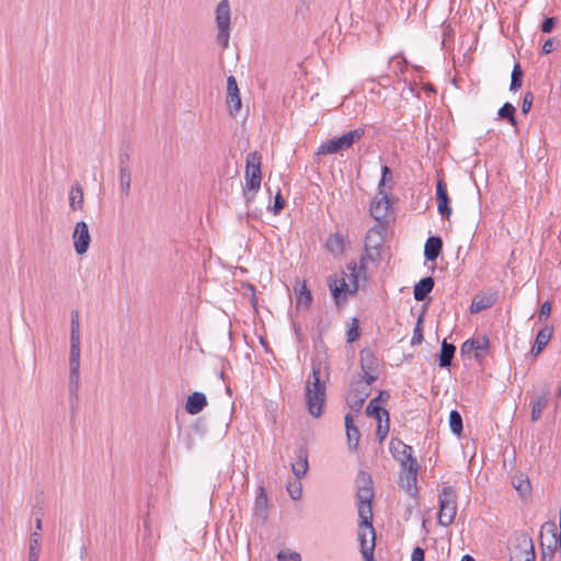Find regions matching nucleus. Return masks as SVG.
I'll use <instances>...</instances> for the list:
<instances>
[{
    "label": "nucleus",
    "instance_id": "obj_10",
    "mask_svg": "<svg viewBox=\"0 0 561 561\" xmlns=\"http://www.w3.org/2000/svg\"><path fill=\"white\" fill-rule=\"evenodd\" d=\"M359 365L363 373L362 380H364L366 386L373 385L379 377V364L370 348H363L360 351Z\"/></svg>",
    "mask_w": 561,
    "mask_h": 561
},
{
    "label": "nucleus",
    "instance_id": "obj_21",
    "mask_svg": "<svg viewBox=\"0 0 561 561\" xmlns=\"http://www.w3.org/2000/svg\"><path fill=\"white\" fill-rule=\"evenodd\" d=\"M434 279L432 277H424L419 283L415 284L413 296L416 301H423L427 298L430 293L434 288Z\"/></svg>",
    "mask_w": 561,
    "mask_h": 561
},
{
    "label": "nucleus",
    "instance_id": "obj_64",
    "mask_svg": "<svg viewBox=\"0 0 561 561\" xmlns=\"http://www.w3.org/2000/svg\"><path fill=\"white\" fill-rule=\"evenodd\" d=\"M557 396L561 398V381L557 389Z\"/></svg>",
    "mask_w": 561,
    "mask_h": 561
},
{
    "label": "nucleus",
    "instance_id": "obj_28",
    "mask_svg": "<svg viewBox=\"0 0 561 561\" xmlns=\"http://www.w3.org/2000/svg\"><path fill=\"white\" fill-rule=\"evenodd\" d=\"M80 385V371H69V394L71 407L78 402V391Z\"/></svg>",
    "mask_w": 561,
    "mask_h": 561
},
{
    "label": "nucleus",
    "instance_id": "obj_39",
    "mask_svg": "<svg viewBox=\"0 0 561 561\" xmlns=\"http://www.w3.org/2000/svg\"><path fill=\"white\" fill-rule=\"evenodd\" d=\"M70 340L80 341V316L78 310L71 312Z\"/></svg>",
    "mask_w": 561,
    "mask_h": 561
},
{
    "label": "nucleus",
    "instance_id": "obj_2",
    "mask_svg": "<svg viewBox=\"0 0 561 561\" xmlns=\"http://www.w3.org/2000/svg\"><path fill=\"white\" fill-rule=\"evenodd\" d=\"M389 451L400 465V485L408 492L416 490L419 463L413 456V448L401 439L392 437L389 443Z\"/></svg>",
    "mask_w": 561,
    "mask_h": 561
},
{
    "label": "nucleus",
    "instance_id": "obj_58",
    "mask_svg": "<svg viewBox=\"0 0 561 561\" xmlns=\"http://www.w3.org/2000/svg\"><path fill=\"white\" fill-rule=\"evenodd\" d=\"M69 371H80V360L69 359Z\"/></svg>",
    "mask_w": 561,
    "mask_h": 561
},
{
    "label": "nucleus",
    "instance_id": "obj_55",
    "mask_svg": "<svg viewBox=\"0 0 561 561\" xmlns=\"http://www.w3.org/2000/svg\"><path fill=\"white\" fill-rule=\"evenodd\" d=\"M554 49V38H548L542 45V54H550Z\"/></svg>",
    "mask_w": 561,
    "mask_h": 561
},
{
    "label": "nucleus",
    "instance_id": "obj_26",
    "mask_svg": "<svg viewBox=\"0 0 561 561\" xmlns=\"http://www.w3.org/2000/svg\"><path fill=\"white\" fill-rule=\"evenodd\" d=\"M42 548V535L33 531L30 536L27 561H38Z\"/></svg>",
    "mask_w": 561,
    "mask_h": 561
},
{
    "label": "nucleus",
    "instance_id": "obj_17",
    "mask_svg": "<svg viewBox=\"0 0 561 561\" xmlns=\"http://www.w3.org/2000/svg\"><path fill=\"white\" fill-rule=\"evenodd\" d=\"M308 456V449L305 446L297 449L295 461L291 463L293 473L297 479L304 478L309 469Z\"/></svg>",
    "mask_w": 561,
    "mask_h": 561
},
{
    "label": "nucleus",
    "instance_id": "obj_42",
    "mask_svg": "<svg viewBox=\"0 0 561 561\" xmlns=\"http://www.w3.org/2000/svg\"><path fill=\"white\" fill-rule=\"evenodd\" d=\"M423 342V319L419 318L415 328L413 330V336L411 339V345H420Z\"/></svg>",
    "mask_w": 561,
    "mask_h": 561
},
{
    "label": "nucleus",
    "instance_id": "obj_52",
    "mask_svg": "<svg viewBox=\"0 0 561 561\" xmlns=\"http://www.w3.org/2000/svg\"><path fill=\"white\" fill-rule=\"evenodd\" d=\"M550 313H551V305H550V302L546 301L540 307L538 320L539 321L546 320L550 316Z\"/></svg>",
    "mask_w": 561,
    "mask_h": 561
},
{
    "label": "nucleus",
    "instance_id": "obj_51",
    "mask_svg": "<svg viewBox=\"0 0 561 561\" xmlns=\"http://www.w3.org/2000/svg\"><path fill=\"white\" fill-rule=\"evenodd\" d=\"M556 23V18H547L542 21L540 28L543 33H550L554 28Z\"/></svg>",
    "mask_w": 561,
    "mask_h": 561
},
{
    "label": "nucleus",
    "instance_id": "obj_19",
    "mask_svg": "<svg viewBox=\"0 0 561 561\" xmlns=\"http://www.w3.org/2000/svg\"><path fill=\"white\" fill-rule=\"evenodd\" d=\"M443 249V240L440 237H430L424 245V256L426 261L434 262L440 254Z\"/></svg>",
    "mask_w": 561,
    "mask_h": 561
},
{
    "label": "nucleus",
    "instance_id": "obj_35",
    "mask_svg": "<svg viewBox=\"0 0 561 561\" xmlns=\"http://www.w3.org/2000/svg\"><path fill=\"white\" fill-rule=\"evenodd\" d=\"M449 427L457 436H460L463 431L462 417L457 410H453L449 413Z\"/></svg>",
    "mask_w": 561,
    "mask_h": 561
},
{
    "label": "nucleus",
    "instance_id": "obj_33",
    "mask_svg": "<svg viewBox=\"0 0 561 561\" xmlns=\"http://www.w3.org/2000/svg\"><path fill=\"white\" fill-rule=\"evenodd\" d=\"M131 171L130 168L119 169V186L124 195L128 196L130 192Z\"/></svg>",
    "mask_w": 561,
    "mask_h": 561
},
{
    "label": "nucleus",
    "instance_id": "obj_23",
    "mask_svg": "<svg viewBox=\"0 0 561 561\" xmlns=\"http://www.w3.org/2000/svg\"><path fill=\"white\" fill-rule=\"evenodd\" d=\"M268 508V499L263 486L257 488L256 497L254 502V513L262 519H266Z\"/></svg>",
    "mask_w": 561,
    "mask_h": 561
},
{
    "label": "nucleus",
    "instance_id": "obj_12",
    "mask_svg": "<svg viewBox=\"0 0 561 561\" xmlns=\"http://www.w3.org/2000/svg\"><path fill=\"white\" fill-rule=\"evenodd\" d=\"M72 240L73 248L77 254L82 255L88 251L91 242V236L89 232V227L85 221H79L76 224L72 233Z\"/></svg>",
    "mask_w": 561,
    "mask_h": 561
},
{
    "label": "nucleus",
    "instance_id": "obj_24",
    "mask_svg": "<svg viewBox=\"0 0 561 561\" xmlns=\"http://www.w3.org/2000/svg\"><path fill=\"white\" fill-rule=\"evenodd\" d=\"M346 237L341 232L331 234L325 243L327 250L333 255H341L344 252Z\"/></svg>",
    "mask_w": 561,
    "mask_h": 561
},
{
    "label": "nucleus",
    "instance_id": "obj_7",
    "mask_svg": "<svg viewBox=\"0 0 561 561\" xmlns=\"http://www.w3.org/2000/svg\"><path fill=\"white\" fill-rule=\"evenodd\" d=\"M364 135V128H356L345 133L341 137L328 139L320 146L319 153L335 154L348 150L354 145V142L359 140Z\"/></svg>",
    "mask_w": 561,
    "mask_h": 561
},
{
    "label": "nucleus",
    "instance_id": "obj_11",
    "mask_svg": "<svg viewBox=\"0 0 561 561\" xmlns=\"http://www.w3.org/2000/svg\"><path fill=\"white\" fill-rule=\"evenodd\" d=\"M383 222H376L366 233L365 252H367L370 261H375L379 256V250L383 243Z\"/></svg>",
    "mask_w": 561,
    "mask_h": 561
},
{
    "label": "nucleus",
    "instance_id": "obj_16",
    "mask_svg": "<svg viewBox=\"0 0 561 561\" xmlns=\"http://www.w3.org/2000/svg\"><path fill=\"white\" fill-rule=\"evenodd\" d=\"M362 380L354 381L352 387V391L346 397V401L348 407L352 410L359 411L366 400V398L369 396V386H365L362 390L358 389L360 386Z\"/></svg>",
    "mask_w": 561,
    "mask_h": 561
},
{
    "label": "nucleus",
    "instance_id": "obj_3",
    "mask_svg": "<svg viewBox=\"0 0 561 561\" xmlns=\"http://www.w3.org/2000/svg\"><path fill=\"white\" fill-rule=\"evenodd\" d=\"M370 257L365 252L359 260V264L356 262H350L347 264L348 275L344 274L342 277L336 275L329 277L328 285L330 291L339 306L346 299V295H353L358 290V277L360 274L365 275L367 270V261Z\"/></svg>",
    "mask_w": 561,
    "mask_h": 561
},
{
    "label": "nucleus",
    "instance_id": "obj_32",
    "mask_svg": "<svg viewBox=\"0 0 561 561\" xmlns=\"http://www.w3.org/2000/svg\"><path fill=\"white\" fill-rule=\"evenodd\" d=\"M523 76H524V72L522 70V67L518 62H516L514 65V68L512 70V75H511L510 90L512 92H516L522 87Z\"/></svg>",
    "mask_w": 561,
    "mask_h": 561
},
{
    "label": "nucleus",
    "instance_id": "obj_61",
    "mask_svg": "<svg viewBox=\"0 0 561 561\" xmlns=\"http://www.w3.org/2000/svg\"><path fill=\"white\" fill-rule=\"evenodd\" d=\"M542 351H543V348H538V345L534 344L530 353L533 356H538Z\"/></svg>",
    "mask_w": 561,
    "mask_h": 561
},
{
    "label": "nucleus",
    "instance_id": "obj_13",
    "mask_svg": "<svg viewBox=\"0 0 561 561\" xmlns=\"http://www.w3.org/2000/svg\"><path fill=\"white\" fill-rule=\"evenodd\" d=\"M389 207L388 194L382 188L378 190L376 197L370 204V215L377 222H382L388 216Z\"/></svg>",
    "mask_w": 561,
    "mask_h": 561
},
{
    "label": "nucleus",
    "instance_id": "obj_45",
    "mask_svg": "<svg viewBox=\"0 0 561 561\" xmlns=\"http://www.w3.org/2000/svg\"><path fill=\"white\" fill-rule=\"evenodd\" d=\"M513 485L522 495L529 494V492H530V483L528 480H523L522 478L520 479L515 478L513 480Z\"/></svg>",
    "mask_w": 561,
    "mask_h": 561
},
{
    "label": "nucleus",
    "instance_id": "obj_20",
    "mask_svg": "<svg viewBox=\"0 0 561 561\" xmlns=\"http://www.w3.org/2000/svg\"><path fill=\"white\" fill-rule=\"evenodd\" d=\"M207 405V398L202 392H193L191 396H188L185 410L188 414L195 415L198 414L204 410V408Z\"/></svg>",
    "mask_w": 561,
    "mask_h": 561
},
{
    "label": "nucleus",
    "instance_id": "obj_25",
    "mask_svg": "<svg viewBox=\"0 0 561 561\" xmlns=\"http://www.w3.org/2000/svg\"><path fill=\"white\" fill-rule=\"evenodd\" d=\"M83 190L79 183H75L69 192V206L72 210H81L83 208Z\"/></svg>",
    "mask_w": 561,
    "mask_h": 561
},
{
    "label": "nucleus",
    "instance_id": "obj_43",
    "mask_svg": "<svg viewBox=\"0 0 561 561\" xmlns=\"http://www.w3.org/2000/svg\"><path fill=\"white\" fill-rule=\"evenodd\" d=\"M276 559L277 561H301V556L296 551L280 550Z\"/></svg>",
    "mask_w": 561,
    "mask_h": 561
},
{
    "label": "nucleus",
    "instance_id": "obj_1",
    "mask_svg": "<svg viewBox=\"0 0 561 561\" xmlns=\"http://www.w3.org/2000/svg\"><path fill=\"white\" fill-rule=\"evenodd\" d=\"M374 496L373 480L366 472H359L357 478L356 505L358 517V540L365 561H373L376 534L373 527L371 500Z\"/></svg>",
    "mask_w": 561,
    "mask_h": 561
},
{
    "label": "nucleus",
    "instance_id": "obj_46",
    "mask_svg": "<svg viewBox=\"0 0 561 561\" xmlns=\"http://www.w3.org/2000/svg\"><path fill=\"white\" fill-rule=\"evenodd\" d=\"M285 207V199L278 191L274 198V204L271 208L274 215H278Z\"/></svg>",
    "mask_w": 561,
    "mask_h": 561
},
{
    "label": "nucleus",
    "instance_id": "obj_44",
    "mask_svg": "<svg viewBox=\"0 0 561 561\" xmlns=\"http://www.w3.org/2000/svg\"><path fill=\"white\" fill-rule=\"evenodd\" d=\"M359 324L357 319H353L352 325L347 330V342L353 343L359 337Z\"/></svg>",
    "mask_w": 561,
    "mask_h": 561
},
{
    "label": "nucleus",
    "instance_id": "obj_60",
    "mask_svg": "<svg viewBox=\"0 0 561 561\" xmlns=\"http://www.w3.org/2000/svg\"><path fill=\"white\" fill-rule=\"evenodd\" d=\"M344 421H345V428L347 430L348 426L350 427H355L354 423H353V416L351 413H347L344 417Z\"/></svg>",
    "mask_w": 561,
    "mask_h": 561
},
{
    "label": "nucleus",
    "instance_id": "obj_56",
    "mask_svg": "<svg viewBox=\"0 0 561 561\" xmlns=\"http://www.w3.org/2000/svg\"><path fill=\"white\" fill-rule=\"evenodd\" d=\"M118 163H119V169L130 168L129 167V154L127 152L121 153L118 157Z\"/></svg>",
    "mask_w": 561,
    "mask_h": 561
},
{
    "label": "nucleus",
    "instance_id": "obj_27",
    "mask_svg": "<svg viewBox=\"0 0 561 561\" xmlns=\"http://www.w3.org/2000/svg\"><path fill=\"white\" fill-rule=\"evenodd\" d=\"M455 345L447 343L446 340H444L440 347L439 366L443 368L449 367L455 356Z\"/></svg>",
    "mask_w": 561,
    "mask_h": 561
},
{
    "label": "nucleus",
    "instance_id": "obj_41",
    "mask_svg": "<svg viewBox=\"0 0 561 561\" xmlns=\"http://www.w3.org/2000/svg\"><path fill=\"white\" fill-rule=\"evenodd\" d=\"M346 437L348 442L350 449L356 450L358 446V440L360 437L359 430L355 427H350L346 430Z\"/></svg>",
    "mask_w": 561,
    "mask_h": 561
},
{
    "label": "nucleus",
    "instance_id": "obj_9",
    "mask_svg": "<svg viewBox=\"0 0 561 561\" xmlns=\"http://www.w3.org/2000/svg\"><path fill=\"white\" fill-rule=\"evenodd\" d=\"M217 37L224 47L228 46L230 36V5L228 0H221L216 8Z\"/></svg>",
    "mask_w": 561,
    "mask_h": 561
},
{
    "label": "nucleus",
    "instance_id": "obj_57",
    "mask_svg": "<svg viewBox=\"0 0 561 561\" xmlns=\"http://www.w3.org/2000/svg\"><path fill=\"white\" fill-rule=\"evenodd\" d=\"M367 81H370V82L377 81L379 85H381L382 88H387L389 84V76L381 75L377 79H367Z\"/></svg>",
    "mask_w": 561,
    "mask_h": 561
},
{
    "label": "nucleus",
    "instance_id": "obj_62",
    "mask_svg": "<svg viewBox=\"0 0 561 561\" xmlns=\"http://www.w3.org/2000/svg\"><path fill=\"white\" fill-rule=\"evenodd\" d=\"M43 526H42V519L41 518H36L35 519V531L39 533L42 530Z\"/></svg>",
    "mask_w": 561,
    "mask_h": 561
},
{
    "label": "nucleus",
    "instance_id": "obj_48",
    "mask_svg": "<svg viewBox=\"0 0 561 561\" xmlns=\"http://www.w3.org/2000/svg\"><path fill=\"white\" fill-rule=\"evenodd\" d=\"M69 359L80 360V341L70 340Z\"/></svg>",
    "mask_w": 561,
    "mask_h": 561
},
{
    "label": "nucleus",
    "instance_id": "obj_6",
    "mask_svg": "<svg viewBox=\"0 0 561 561\" xmlns=\"http://www.w3.org/2000/svg\"><path fill=\"white\" fill-rule=\"evenodd\" d=\"M457 492L454 486H443L438 493V524L449 526L454 523L457 515Z\"/></svg>",
    "mask_w": 561,
    "mask_h": 561
},
{
    "label": "nucleus",
    "instance_id": "obj_50",
    "mask_svg": "<svg viewBox=\"0 0 561 561\" xmlns=\"http://www.w3.org/2000/svg\"><path fill=\"white\" fill-rule=\"evenodd\" d=\"M473 344L476 351H488L490 346V341L486 336H482L477 340H473Z\"/></svg>",
    "mask_w": 561,
    "mask_h": 561
},
{
    "label": "nucleus",
    "instance_id": "obj_40",
    "mask_svg": "<svg viewBox=\"0 0 561 561\" xmlns=\"http://www.w3.org/2000/svg\"><path fill=\"white\" fill-rule=\"evenodd\" d=\"M286 489H287V492H288L289 496L294 501H298V500L301 499V496H302V484L299 481V479H297L295 481H291V482H288L287 485H286Z\"/></svg>",
    "mask_w": 561,
    "mask_h": 561
},
{
    "label": "nucleus",
    "instance_id": "obj_4",
    "mask_svg": "<svg viewBox=\"0 0 561 561\" xmlns=\"http://www.w3.org/2000/svg\"><path fill=\"white\" fill-rule=\"evenodd\" d=\"M321 362L312 360L311 374L306 381V404L308 412L319 417L325 401V381L321 380Z\"/></svg>",
    "mask_w": 561,
    "mask_h": 561
},
{
    "label": "nucleus",
    "instance_id": "obj_37",
    "mask_svg": "<svg viewBox=\"0 0 561 561\" xmlns=\"http://www.w3.org/2000/svg\"><path fill=\"white\" fill-rule=\"evenodd\" d=\"M376 421H377L376 437H377L378 442L381 444L386 439V437L388 436V433H389V427H390L389 415H387V417L376 420Z\"/></svg>",
    "mask_w": 561,
    "mask_h": 561
},
{
    "label": "nucleus",
    "instance_id": "obj_30",
    "mask_svg": "<svg viewBox=\"0 0 561 561\" xmlns=\"http://www.w3.org/2000/svg\"><path fill=\"white\" fill-rule=\"evenodd\" d=\"M366 414L376 420L387 417L389 412L379 405L378 399H373L366 408Z\"/></svg>",
    "mask_w": 561,
    "mask_h": 561
},
{
    "label": "nucleus",
    "instance_id": "obj_22",
    "mask_svg": "<svg viewBox=\"0 0 561 561\" xmlns=\"http://www.w3.org/2000/svg\"><path fill=\"white\" fill-rule=\"evenodd\" d=\"M549 392L545 390L531 401V421L537 422L548 405Z\"/></svg>",
    "mask_w": 561,
    "mask_h": 561
},
{
    "label": "nucleus",
    "instance_id": "obj_29",
    "mask_svg": "<svg viewBox=\"0 0 561 561\" xmlns=\"http://www.w3.org/2000/svg\"><path fill=\"white\" fill-rule=\"evenodd\" d=\"M516 108L513 104L506 102L504 103L497 112L500 119L507 121L512 126H516L517 122L515 118Z\"/></svg>",
    "mask_w": 561,
    "mask_h": 561
},
{
    "label": "nucleus",
    "instance_id": "obj_34",
    "mask_svg": "<svg viewBox=\"0 0 561 561\" xmlns=\"http://www.w3.org/2000/svg\"><path fill=\"white\" fill-rule=\"evenodd\" d=\"M542 528H546L548 531L552 533V536L554 538V547H553V549L559 547V549L561 550V507H560V511H559V531H558V527H557L554 522H547L542 526Z\"/></svg>",
    "mask_w": 561,
    "mask_h": 561
},
{
    "label": "nucleus",
    "instance_id": "obj_18",
    "mask_svg": "<svg viewBox=\"0 0 561 561\" xmlns=\"http://www.w3.org/2000/svg\"><path fill=\"white\" fill-rule=\"evenodd\" d=\"M496 301L495 294H477L470 305L471 313H479L485 309L491 308Z\"/></svg>",
    "mask_w": 561,
    "mask_h": 561
},
{
    "label": "nucleus",
    "instance_id": "obj_47",
    "mask_svg": "<svg viewBox=\"0 0 561 561\" xmlns=\"http://www.w3.org/2000/svg\"><path fill=\"white\" fill-rule=\"evenodd\" d=\"M392 180L391 170L389 167L383 165L381 168V179L378 183V190H385L386 183Z\"/></svg>",
    "mask_w": 561,
    "mask_h": 561
},
{
    "label": "nucleus",
    "instance_id": "obj_49",
    "mask_svg": "<svg viewBox=\"0 0 561 561\" xmlns=\"http://www.w3.org/2000/svg\"><path fill=\"white\" fill-rule=\"evenodd\" d=\"M533 102H534V94L531 92H527L524 95L523 103H522L523 114H527L530 111Z\"/></svg>",
    "mask_w": 561,
    "mask_h": 561
},
{
    "label": "nucleus",
    "instance_id": "obj_59",
    "mask_svg": "<svg viewBox=\"0 0 561 561\" xmlns=\"http://www.w3.org/2000/svg\"><path fill=\"white\" fill-rule=\"evenodd\" d=\"M389 398L390 393L386 390H381L375 399H378V402H386Z\"/></svg>",
    "mask_w": 561,
    "mask_h": 561
},
{
    "label": "nucleus",
    "instance_id": "obj_36",
    "mask_svg": "<svg viewBox=\"0 0 561 561\" xmlns=\"http://www.w3.org/2000/svg\"><path fill=\"white\" fill-rule=\"evenodd\" d=\"M388 67L394 75L403 73L407 69V60L404 57L396 55L389 59Z\"/></svg>",
    "mask_w": 561,
    "mask_h": 561
},
{
    "label": "nucleus",
    "instance_id": "obj_31",
    "mask_svg": "<svg viewBox=\"0 0 561 561\" xmlns=\"http://www.w3.org/2000/svg\"><path fill=\"white\" fill-rule=\"evenodd\" d=\"M297 307L309 308L312 301L311 291L308 289L306 283H304L299 290L296 293Z\"/></svg>",
    "mask_w": 561,
    "mask_h": 561
},
{
    "label": "nucleus",
    "instance_id": "obj_54",
    "mask_svg": "<svg viewBox=\"0 0 561 561\" xmlns=\"http://www.w3.org/2000/svg\"><path fill=\"white\" fill-rule=\"evenodd\" d=\"M473 340H467L462 343L460 352L462 355L471 353L474 350Z\"/></svg>",
    "mask_w": 561,
    "mask_h": 561
},
{
    "label": "nucleus",
    "instance_id": "obj_63",
    "mask_svg": "<svg viewBox=\"0 0 561 561\" xmlns=\"http://www.w3.org/2000/svg\"><path fill=\"white\" fill-rule=\"evenodd\" d=\"M460 561H476L473 557L466 554L461 558Z\"/></svg>",
    "mask_w": 561,
    "mask_h": 561
},
{
    "label": "nucleus",
    "instance_id": "obj_5",
    "mask_svg": "<svg viewBox=\"0 0 561 561\" xmlns=\"http://www.w3.org/2000/svg\"><path fill=\"white\" fill-rule=\"evenodd\" d=\"M262 156L257 151L250 152L247 156L245 161V188L243 190V195L247 205L253 202L256 192L260 190L262 173Z\"/></svg>",
    "mask_w": 561,
    "mask_h": 561
},
{
    "label": "nucleus",
    "instance_id": "obj_15",
    "mask_svg": "<svg viewBox=\"0 0 561 561\" xmlns=\"http://www.w3.org/2000/svg\"><path fill=\"white\" fill-rule=\"evenodd\" d=\"M436 202L437 210L443 218H449L451 215L450 199L447 192L446 183L438 180L436 183Z\"/></svg>",
    "mask_w": 561,
    "mask_h": 561
},
{
    "label": "nucleus",
    "instance_id": "obj_53",
    "mask_svg": "<svg viewBox=\"0 0 561 561\" xmlns=\"http://www.w3.org/2000/svg\"><path fill=\"white\" fill-rule=\"evenodd\" d=\"M425 551L421 547H415L411 554V561H424Z\"/></svg>",
    "mask_w": 561,
    "mask_h": 561
},
{
    "label": "nucleus",
    "instance_id": "obj_38",
    "mask_svg": "<svg viewBox=\"0 0 561 561\" xmlns=\"http://www.w3.org/2000/svg\"><path fill=\"white\" fill-rule=\"evenodd\" d=\"M551 336L552 328L545 327L537 333L535 344L538 345V348H545L549 343Z\"/></svg>",
    "mask_w": 561,
    "mask_h": 561
},
{
    "label": "nucleus",
    "instance_id": "obj_14",
    "mask_svg": "<svg viewBox=\"0 0 561 561\" xmlns=\"http://www.w3.org/2000/svg\"><path fill=\"white\" fill-rule=\"evenodd\" d=\"M227 105L231 115H236L242 105L238 83L233 76L227 78Z\"/></svg>",
    "mask_w": 561,
    "mask_h": 561
},
{
    "label": "nucleus",
    "instance_id": "obj_8",
    "mask_svg": "<svg viewBox=\"0 0 561 561\" xmlns=\"http://www.w3.org/2000/svg\"><path fill=\"white\" fill-rule=\"evenodd\" d=\"M536 552L531 537L522 533L516 537V543L510 549V561H535Z\"/></svg>",
    "mask_w": 561,
    "mask_h": 561
}]
</instances>
